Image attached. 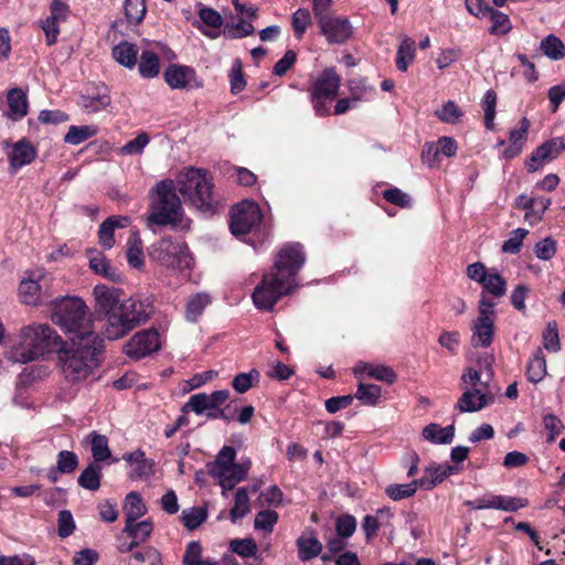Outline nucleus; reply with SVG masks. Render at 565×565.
Instances as JSON below:
<instances>
[{
	"instance_id": "4",
	"label": "nucleus",
	"mask_w": 565,
	"mask_h": 565,
	"mask_svg": "<svg viewBox=\"0 0 565 565\" xmlns=\"http://www.w3.org/2000/svg\"><path fill=\"white\" fill-rule=\"evenodd\" d=\"M52 321L58 324L65 332L72 333L73 337L96 334L93 331L89 309L77 297H66L54 301Z\"/></svg>"
},
{
	"instance_id": "35",
	"label": "nucleus",
	"mask_w": 565,
	"mask_h": 565,
	"mask_svg": "<svg viewBox=\"0 0 565 565\" xmlns=\"http://www.w3.org/2000/svg\"><path fill=\"white\" fill-rule=\"evenodd\" d=\"M415 41L403 36L396 53V66L401 72H406L415 58Z\"/></svg>"
},
{
	"instance_id": "28",
	"label": "nucleus",
	"mask_w": 565,
	"mask_h": 565,
	"mask_svg": "<svg viewBox=\"0 0 565 565\" xmlns=\"http://www.w3.org/2000/svg\"><path fill=\"white\" fill-rule=\"evenodd\" d=\"M7 102L9 106L8 117L10 119L17 121L28 114V99L22 89H10L7 95Z\"/></svg>"
},
{
	"instance_id": "6",
	"label": "nucleus",
	"mask_w": 565,
	"mask_h": 565,
	"mask_svg": "<svg viewBox=\"0 0 565 565\" xmlns=\"http://www.w3.org/2000/svg\"><path fill=\"white\" fill-rule=\"evenodd\" d=\"M177 184L185 200L202 211H207L213 205L212 178L204 169L189 168L181 174Z\"/></svg>"
},
{
	"instance_id": "11",
	"label": "nucleus",
	"mask_w": 565,
	"mask_h": 565,
	"mask_svg": "<svg viewBox=\"0 0 565 565\" xmlns=\"http://www.w3.org/2000/svg\"><path fill=\"white\" fill-rule=\"evenodd\" d=\"M160 349L159 333L156 330L137 332L125 345L126 354L139 360Z\"/></svg>"
},
{
	"instance_id": "59",
	"label": "nucleus",
	"mask_w": 565,
	"mask_h": 565,
	"mask_svg": "<svg viewBox=\"0 0 565 565\" xmlns=\"http://www.w3.org/2000/svg\"><path fill=\"white\" fill-rule=\"evenodd\" d=\"M497 95L493 90L486 92L482 99V108L484 110V125L488 129L493 128L495 117Z\"/></svg>"
},
{
	"instance_id": "40",
	"label": "nucleus",
	"mask_w": 565,
	"mask_h": 565,
	"mask_svg": "<svg viewBox=\"0 0 565 565\" xmlns=\"http://www.w3.org/2000/svg\"><path fill=\"white\" fill-rule=\"evenodd\" d=\"M540 49L545 56L553 61L562 60L565 56L564 43L553 34L545 36L541 41Z\"/></svg>"
},
{
	"instance_id": "9",
	"label": "nucleus",
	"mask_w": 565,
	"mask_h": 565,
	"mask_svg": "<svg viewBox=\"0 0 565 565\" xmlns=\"http://www.w3.org/2000/svg\"><path fill=\"white\" fill-rule=\"evenodd\" d=\"M263 218L260 207L253 201H243L231 212L230 228L233 235L241 236L249 233Z\"/></svg>"
},
{
	"instance_id": "18",
	"label": "nucleus",
	"mask_w": 565,
	"mask_h": 565,
	"mask_svg": "<svg viewBox=\"0 0 565 565\" xmlns=\"http://www.w3.org/2000/svg\"><path fill=\"white\" fill-rule=\"evenodd\" d=\"M150 257L168 268L179 270L189 268L193 262L189 249H152Z\"/></svg>"
},
{
	"instance_id": "24",
	"label": "nucleus",
	"mask_w": 565,
	"mask_h": 565,
	"mask_svg": "<svg viewBox=\"0 0 565 565\" xmlns=\"http://www.w3.org/2000/svg\"><path fill=\"white\" fill-rule=\"evenodd\" d=\"M353 373L356 377H362L363 374H366L369 377L387 384H393L397 377L392 367L380 364L375 365L366 362H358L353 367Z\"/></svg>"
},
{
	"instance_id": "57",
	"label": "nucleus",
	"mask_w": 565,
	"mask_h": 565,
	"mask_svg": "<svg viewBox=\"0 0 565 565\" xmlns=\"http://www.w3.org/2000/svg\"><path fill=\"white\" fill-rule=\"evenodd\" d=\"M149 141V136L146 132H140L135 139L121 147L119 153L124 156L141 154Z\"/></svg>"
},
{
	"instance_id": "17",
	"label": "nucleus",
	"mask_w": 565,
	"mask_h": 565,
	"mask_svg": "<svg viewBox=\"0 0 565 565\" xmlns=\"http://www.w3.org/2000/svg\"><path fill=\"white\" fill-rule=\"evenodd\" d=\"M35 375L33 366H26L18 376L14 394V403L21 407L30 408L33 405L35 394Z\"/></svg>"
},
{
	"instance_id": "26",
	"label": "nucleus",
	"mask_w": 565,
	"mask_h": 565,
	"mask_svg": "<svg viewBox=\"0 0 565 565\" xmlns=\"http://www.w3.org/2000/svg\"><path fill=\"white\" fill-rule=\"evenodd\" d=\"M153 531V524L150 520L130 521L126 522L124 532L132 539V542L126 547H120V551H130L140 543L146 542Z\"/></svg>"
},
{
	"instance_id": "58",
	"label": "nucleus",
	"mask_w": 565,
	"mask_h": 565,
	"mask_svg": "<svg viewBox=\"0 0 565 565\" xmlns=\"http://www.w3.org/2000/svg\"><path fill=\"white\" fill-rule=\"evenodd\" d=\"M78 466V458L75 452L62 450L57 455L56 470L61 473H71Z\"/></svg>"
},
{
	"instance_id": "38",
	"label": "nucleus",
	"mask_w": 565,
	"mask_h": 565,
	"mask_svg": "<svg viewBox=\"0 0 565 565\" xmlns=\"http://www.w3.org/2000/svg\"><path fill=\"white\" fill-rule=\"evenodd\" d=\"M138 71L143 78H153L160 73L158 55L152 51H143L138 63Z\"/></svg>"
},
{
	"instance_id": "54",
	"label": "nucleus",
	"mask_w": 565,
	"mask_h": 565,
	"mask_svg": "<svg viewBox=\"0 0 565 565\" xmlns=\"http://www.w3.org/2000/svg\"><path fill=\"white\" fill-rule=\"evenodd\" d=\"M438 119L446 124H456L460 120L462 111L452 100H448L441 108L435 110Z\"/></svg>"
},
{
	"instance_id": "46",
	"label": "nucleus",
	"mask_w": 565,
	"mask_h": 565,
	"mask_svg": "<svg viewBox=\"0 0 565 565\" xmlns=\"http://www.w3.org/2000/svg\"><path fill=\"white\" fill-rule=\"evenodd\" d=\"M255 31L250 21L241 19L237 23H227L223 29V34L227 39H242L253 34Z\"/></svg>"
},
{
	"instance_id": "30",
	"label": "nucleus",
	"mask_w": 565,
	"mask_h": 565,
	"mask_svg": "<svg viewBox=\"0 0 565 565\" xmlns=\"http://www.w3.org/2000/svg\"><path fill=\"white\" fill-rule=\"evenodd\" d=\"M113 57L118 64L134 68L137 64L138 47L134 43L122 41L114 46Z\"/></svg>"
},
{
	"instance_id": "12",
	"label": "nucleus",
	"mask_w": 565,
	"mask_h": 565,
	"mask_svg": "<svg viewBox=\"0 0 565 565\" xmlns=\"http://www.w3.org/2000/svg\"><path fill=\"white\" fill-rule=\"evenodd\" d=\"M6 358L15 363H28L34 360L35 327L33 324L21 330L17 343L6 353Z\"/></svg>"
},
{
	"instance_id": "48",
	"label": "nucleus",
	"mask_w": 565,
	"mask_h": 565,
	"mask_svg": "<svg viewBox=\"0 0 565 565\" xmlns=\"http://www.w3.org/2000/svg\"><path fill=\"white\" fill-rule=\"evenodd\" d=\"M260 374L256 369L250 370L247 373H239L237 374L232 382L233 388L237 393H245L250 387H253L255 384L259 382Z\"/></svg>"
},
{
	"instance_id": "3",
	"label": "nucleus",
	"mask_w": 565,
	"mask_h": 565,
	"mask_svg": "<svg viewBox=\"0 0 565 565\" xmlns=\"http://www.w3.org/2000/svg\"><path fill=\"white\" fill-rule=\"evenodd\" d=\"M153 313L150 298H128L120 302L106 321L105 334L110 340L125 337L128 332L146 322Z\"/></svg>"
},
{
	"instance_id": "7",
	"label": "nucleus",
	"mask_w": 565,
	"mask_h": 565,
	"mask_svg": "<svg viewBox=\"0 0 565 565\" xmlns=\"http://www.w3.org/2000/svg\"><path fill=\"white\" fill-rule=\"evenodd\" d=\"M341 78L333 67L323 70L312 82L310 99L319 117L330 114L328 105L337 97Z\"/></svg>"
},
{
	"instance_id": "64",
	"label": "nucleus",
	"mask_w": 565,
	"mask_h": 565,
	"mask_svg": "<svg viewBox=\"0 0 565 565\" xmlns=\"http://www.w3.org/2000/svg\"><path fill=\"white\" fill-rule=\"evenodd\" d=\"M551 111L556 113L559 105L565 100V81L559 83L558 85H554L548 89L547 93Z\"/></svg>"
},
{
	"instance_id": "56",
	"label": "nucleus",
	"mask_w": 565,
	"mask_h": 565,
	"mask_svg": "<svg viewBox=\"0 0 565 565\" xmlns=\"http://www.w3.org/2000/svg\"><path fill=\"white\" fill-rule=\"evenodd\" d=\"M212 409L207 399V394L199 393L192 395L182 407L183 413L194 412L198 415L203 414L205 411Z\"/></svg>"
},
{
	"instance_id": "15",
	"label": "nucleus",
	"mask_w": 565,
	"mask_h": 565,
	"mask_svg": "<svg viewBox=\"0 0 565 565\" xmlns=\"http://www.w3.org/2000/svg\"><path fill=\"white\" fill-rule=\"evenodd\" d=\"M70 14V8L61 0H52L50 15L42 22L41 28L45 33L46 44L56 42L60 34V24L65 22Z\"/></svg>"
},
{
	"instance_id": "25",
	"label": "nucleus",
	"mask_w": 565,
	"mask_h": 565,
	"mask_svg": "<svg viewBox=\"0 0 565 565\" xmlns=\"http://www.w3.org/2000/svg\"><path fill=\"white\" fill-rule=\"evenodd\" d=\"M130 225V218L124 215H114L105 220L98 231L99 242L104 247H113L115 244V230L126 228Z\"/></svg>"
},
{
	"instance_id": "19",
	"label": "nucleus",
	"mask_w": 565,
	"mask_h": 565,
	"mask_svg": "<svg viewBox=\"0 0 565 565\" xmlns=\"http://www.w3.org/2000/svg\"><path fill=\"white\" fill-rule=\"evenodd\" d=\"M111 103L109 90L105 85L95 87V92L86 90L81 95L77 105L81 109L90 115L106 109Z\"/></svg>"
},
{
	"instance_id": "29",
	"label": "nucleus",
	"mask_w": 565,
	"mask_h": 565,
	"mask_svg": "<svg viewBox=\"0 0 565 565\" xmlns=\"http://www.w3.org/2000/svg\"><path fill=\"white\" fill-rule=\"evenodd\" d=\"M194 71L188 66L170 65L164 71V79L167 84L173 89H182L186 87L190 77Z\"/></svg>"
},
{
	"instance_id": "5",
	"label": "nucleus",
	"mask_w": 565,
	"mask_h": 565,
	"mask_svg": "<svg viewBox=\"0 0 565 565\" xmlns=\"http://www.w3.org/2000/svg\"><path fill=\"white\" fill-rule=\"evenodd\" d=\"M182 214V204L174 182L169 179L162 180L153 190L148 222L158 225L175 224L181 221Z\"/></svg>"
},
{
	"instance_id": "44",
	"label": "nucleus",
	"mask_w": 565,
	"mask_h": 565,
	"mask_svg": "<svg viewBox=\"0 0 565 565\" xmlns=\"http://www.w3.org/2000/svg\"><path fill=\"white\" fill-rule=\"evenodd\" d=\"M483 290L495 298H501L507 292V282L504 278L495 271L490 270L482 284Z\"/></svg>"
},
{
	"instance_id": "31",
	"label": "nucleus",
	"mask_w": 565,
	"mask_h": 565,
	"mask_svg": "<svg viewBox=\"0 0 565 565\" xmlns=\"http://www.w3.org/2000/svg\"><path fill=\"white\" fill-rule=\"evenodd\" d=\"M126 522L138 521L147 513V507L138 492H129L124 503Z\"/></svg>"
},
{
	"instance_id": "36",
	"label": "nucleus",
	"mask_w": 565,
	"mask_h": 565,
	"mask_svg": "<svg viewBox=\"0 0 565 565\" xmlns=\"http://www.w3.org/2000/svg\"><path fill=\"white\" fill-rule=\"evenodd\" d=\"M211 301V296L206 292H199L192 296L186 303L185 319L195 322Z\"/></svg>"
},
{
	"instance_id": "20",
	"label": "nucleus",
	"mask_w": 565,
	"mask_h": 565,
	"mask_svg": "<svg viewBox=\"0 0 565 565\" xmlns=\"http://www.w3.org/2000/svg\"><path fill=\"white\" fill-rule=\"evenodd\" d=\"M494 402V392L465 390L457 402V408L461 413H473Z\"/></svg>"
},
{
	"instance_id": "14",
	"label": "nucleus",
	"mask_w": 565,
	"mask_h": 565,
	"mask_svg": "<svg viewBox=\"0 0 565 565\" xmlns=\"http://www.w3.org/2000/svg\"><path fill=\"white\" fill-rule=\"evenodd\" d=\"M7 151V157L12 172L18 171L20 168L30 164L35 158V148L32 142L22 138L17 142L6 140L2 142Z\"/></svg>"
},
{
	"instance_id": "43",
	"label": "nucleus",
	"mask_w": 565,
	"mask_h": 565,
	"mask_svg": "<svg viewBox=\"0 0 565 565\" xmlns=\"http://www.w3.org/2000/svg\"><path fill=\"white\" fill-rule=\"evenodd\" d=\"M250 511L249 497L246 488H239L235 494L234 507L230 512L232 522L244 518Z\"/></svg>"
},
{
	"instance_id": "62",
	"label": "nucleus",
	"mask_w": 565,
	"mask_h": 565,
	"mask_svg": "<svg viewBox=\"0 0 565 565\" xmlns=\"http://www.w3.org/2000/svg\"><path fill=\"white\" fill-rule=\"evenodd\" d=\"M75 530V521L68 510H63L58 513L57 519V533L60 537H67L73 534Z\"/></svg>"
},
{
	"instance_id": "55",
	"label": "nucleus",
	"mask_w": 565,
	"mask_h": 565,
	"mask_svg": "<svg viewBox=\"0 0 565 565\" xmlns=\"http://www.w3.org/2000/svg\"><path fill=\"white\" fill-rule=\"evenodd\" d=\"M236 450L231 446H224L217 455V458L211 468V475L215 476L217 471L226 469L235 463Z\"/></svg>"
},
{
	"instance_id": "49",
	"label": "nucleus",
	"mask_w": 565,
	"mask_h": 565,
	"mask_svg": "<svg viewBox=\"0 0 565 565\" xmlns=\"http://www.w3.org/2000/svg\"><path fill=\"white\" fill-rule=\"evenodd\" d=\"M90 437V448L92 455L96 461H104L110 457V450L108 447V440L106 436L99 435L96 433H92Z\"/></svg>"
},
{
	"instance_id": "51",
	"label": "nucleus",
	"mask_w": 565,
	"mask_h": 565,
	"mask_svg": "<svg viewBox=\"0 0 565 565\" xmlns=\"http://www.w3.org/2000/svg\"><path fill=\"white\" fill-rule=\"evenodd\" d=\"M418 487L419 484L417 480H413L412 482L405 484H390L386 487L385 493L392 500L398 501L414 495Z\"/></svg>"
},
{
	"instance_id": "1",
	"label": "nucleus",
	"mask_w": 565,
	"mask_h": 565,
	"mask_svg": "<svg viewBox=\"0 0 565 565\" xmlns=\"http://www.w3.org/2000/svg\"><path fill=\"white\" fill-rule=\"evenodd\" d=\"M103 340L98 334L72 337L68 342L49 326H41L38 331V358L56 353L62 373L68 382L77 383L88 380L98 369V359Z\"/></svg>"
},
{
	"instance_id": "42",
	"label": "nucleus",
	"mask_w": 565,
	"mask_h": 565,
	"mask_svg": "<svg viewBox=\"0 0 565 565\" xmlns=\"http://www.w3.org/2000/svg\"><path fill=\"white\" fill-rule=\"evenodd\" d=\"M129 565H162L161 555L156 548L147 546L131 555Z\"/></svg>"
},
{
	"instance_id": "53",
	"label": "nucleus",
	"mask_w": 565,
	"mask_h": 565,
	"mask_svg": "<svg viewBox=\"0 0 565 565\" xmlns=\"http://www.w3.org/2000/svg\"><path fill=\"white\" fill-rule=\"evenodd\" d=\"M124 9L129 23H139L147 11L145 0H125Z\"/></svg>"
},
{
	"instance_id": "34",
	"label": "nucleus",
	"mask_w": 565,
	"mask_h": 565,
	"mask_svg": "<svg viewBox=\"0 0 565 565\" xmlns=\"http://www.w3.org/2000/svg\"><path fill=\"white\" fill-rule=\"evenodd\" d=\"M455 436L452 425L440 427L437 424H429L423 429V437L434 444H450Z\"/></svg>"
},
{
	"instance_id": "37",
	"label": "nucleus",
	"mask_w": 565,
	"mask_h": 565,
	"mask_svg": "<svg viewBox=\"0 0 565 565\" xmlns=\"http://www.w3.org/2000/svg\"><path fill=\"white\" fill-rule=\"evenodd\" d=\"M547 373L546 361L541 348H537L526 367L527 380L532 383L541 382Z\"/></svg>"
},
{
	"instance_id": "16",
	"label": "nucleus",
	"mask_w": 565,
	"mask_h": 565,
	"mask_svg": "<svg viewBox=\"0 0 565 565\" xmlns=\"http://www.w3.org/2000/svg\"><path fill=\"white\" fill-rule=\"evenodd\" d=\"M319 24L329 43L341 44L352 35V25L345 18L324 17Z\"/></svg>"
},
{
	"instance_id": "2",
	"label": "nucleus",
	"mask_w": 565,
	"mask_h": 565,
	"mask_svg": "<svg viewBox=\"0 0 565 565\" xmlns=\"http://www.w3.org/2000/svg\"><path fill=\"white\" fill-rule=\"evenodd\" d=\"M306 262L300 249H280L274 266L264 273L262 281L252 295L254 305L262 310H273L274 306L298 287L296 276Z\"/></svg>"
},
{
	"instance_id": "21",
	"label": "nucleus",
	"mask_w": 565,
	"mask_h": 565,
	"mask_svg": "<svg viewBox=\"0 0 565 565\" xmlns=\"http://www.w3.org/2000/svg\"><path fill=\"white\" fill-rule=\"evenodd\" d=\"M98 310L106 315V321L109 316L120 305V292L118 289L108 287L106 285H97L93 290Z\"/></svg>"
},
{
	"instance_id": "32",
	"label": "nucleus",
	"mask_w": 565,
	"mask_h": 565,
	"mask_svg": "<svg viewBox=\"0 0 565 565\" xmlns=\"http://www.w3.org/2000/svg\"><path fill=\"white\" fill-rule=\"evenodd\" d=\"M89 267L97 275H100L111 281L120 279L117 268L113 266L109 259H107L102 253H97L89 258Z\"/></svg>"
},
{
	"instance_id": "41",
	"label": "nucleus",
	"mask_w": 565,
	"mask_h": 565,
	"mask_svg": "<svg viewBox=\"0 0 565 565\" xmlns=\"http://www.w3.org/2000/svg\"><path fill=\"white\" fill-rule=\"evenodd\" d=\"M489 18L491 20L490 34L505 35L512 30V22L508 14L492 8Z\"/></svg>"
},
{
	"instance_id": "63",
	"label": "nucleus",
	"mask_w": 565,
	"mask_h": 565,
	"mask_svg": "<svg viewBox=\"0 0 565 565\" xmlns=\"http://www.w3.org/2000/svg\"><path fill=\"white\" fill-rule=\"evenodd\" d=\"M202 548L201 545L192 541L188 544L185 554L183 556L184 565H202L209 563L207 561H201Z\"/></svg>"
},
{
	"instance_id": "27",
	"label": "nucleus",
	"mask_w": 565,
	"mask_h": 565,
	"mask_svg": "<svg viewBox=\"0 0 565 565\" xmlns=\"http://www.w3.org/2000/svg\"><path fill=\"white\" fill-rule=\"evenodd\" d=\"M456 471L457 469L449 465L430 466L425 469L423 477L417 482L423 489L431 490Z\"/></svg>"
},
{
	"instance_id": "10",
	"label": "nucleus",
	"mask_w": 565,
	"mask_h": 565,
	"mask_svg": "<svg viewBox=\"0 0 565 565\" xmlns=\"http://www.w3.org/2000/svg\"><path fill=\"white\" fill-rule=\"evenodd\" d=\"M563 151H565L564 137H556L546 140L532 152L529 161L525 163V167L529 172H535L545 163L558 158Z\"/></svg>"
},
{
	"instance_id": "47",
	"label": "nucleus",
	"mask_w": 565,
	"mask_h": 565,
	"mask_svg": "<svg viewBox=\"0 0 565 565\" xmlns=\"http://www.w3.org/2000/svg\"><path fill=\"white\" fill-rule=\"evenodd\" d=\"M19 298L24 305H35V279L32 271H26V276L19 285Z\"/></svg>"
},
{
	"instance_id": "50",
	"label": "nucleus",
	"mask_w": 565,
	"mask_h": 565,
	"mask_svg": "<svg viewBox=\"0 0 565 565\" xmlns=\"http://www.w3.org/2000/svg\"><path fill=\"white\" fill-rule=\"evenodd\" d=\"M97 132L92 126H71L64 137V141L71 145H79Z\"/></svg>"
},
{
	"instance_id": "45",
	"label": "nucleus",
	"mask_w": 565,
	"mask_h": 565,
	"mask_svg": "<svg viewBox=\"0 0 565 565\" xmlns=\"http://www.w3.org/2000/svg\"><path fill=\"white\" fill-rule=\"evenodd\" d=\"M382 390L375 384L360 383L355 397L364 405H376L381 397Z\"/></svg>"
},
{
	"instance_id": "8",
	"label": "nucleus",
	"mask_w": 565,
	"mask_h": 565,
	"mask_svg": "<svg viewBox=\"0 0 565 565\" xmlns=\"http://www.w3.org/2000/svg\"><path fill=\"white\" fill-rule=\"evenodd\" d=\"M494 302L489 300L483 294L479 300V316L472 323L473 347H489L494 333Z\"/></svg>"
},
{
	"instance_id": "23",
	"label": "nucleus",
	"mask_w": 565,
	"mask_h": 565,
	"mask_svg": "<svg viewBox=\"0 0 565 565\" xmlns=\"http://www.w3.org/2000/svg\"><path fill=\"white\" fill-rule=\"evenodd\" d=\"M249 467V461L244 463H233L226 469L216 472L214 477L220 480L224 495H226V491L232 490L238 482L246 478Z\"/></svg>"
},
{
	"instance_id": "61",
	"label": "nucleus",
	"mask_w": 565,
	"mask_h": 565,
	"mask_svg": "<svg viewBox=\"0 0 565 565\" xmlns=\"http://www.w3.org/2000/svg\"><path fill=\"white\" fill-rule=\"evenodd\" d=\"M231 550L243 556L250 557L257 553V544L253 539L233 540L230 544Z\"/></svg>"
},
{
	"instance_id": "52",
	"label": "nucleus",
	"mask_w": 565,
	"mask_h": 565,
	"mask_svg": "<svg viewBox=\"0 0 565 565\" xmlns=\"http://www.w3.org/2000/svg\"><path fill=\"white\" fill-rule=\"evenodd\" d=\"M278 521V513L273 510H264L256 514L254 520L255 530L271 533Z\"/></svg>"
},
{
	"instance_id": "22",
	"label": "nucleus",
	"mask_w": 565,
	"mask_h": 565,
	"mask_svg": "<svg viewBox=\"0 0 565 565\" xmlns=\"http://www.w3.org/2000/svg\"><path fill=\"white\" fill-rule=\"evenodd\" d=\"M483 364L488 371L484 380H482L481 374L472 367H468L463 372V374L461 375V382H462L463 390L478 388L480 391L493 392V390L489 383V381L492 377V373H491L492 358L491 356L484 358Z\"/></svg>"
},
{
	"instance_id": "33",
	"label": "nucleus",
	"mask_w": 565,
	"mask_h": 565,
	"mask_svg": "<svg viewBox=\"0 0 565 565\" xmlns=\"http://www.w3.org/2000/svg\"><path fill=\"white\" fill-rule=\"evenodd\" d=\"M297 546L299 558L302 561L311 559L318 556L322 551V544L312 533L299 536Z\"/></svg>"
},
{
	"instance_id": "39",
	"label": "nucleus",
	"mask_w": 565,
	"mask_h": 565,
	"mask_svg": "<svg viewBox=\"0 0 565 565\" xmlns=\"http://www.w3.org/2000/svg\"><path fill=\"white\" fill-rule=\"evenodd\" d=\"M102 468L96 463H90L79 475L78 484L87 490L96 491L100 487Z\"/></svg>"
},
{
	"instance_id": "60",
	"label": "nucleus",
	"mask_w": 565,
	"mask_h": 565,
	"mask_svg": "<svg viewBox=\"0 0 565 565\" xmlns=\"http://www.w3.org/2000/svg\"><path fill=\"white\" fill-rule=\"evenodd\" d=\"M543 344L547 351L557 352L561 349V342L558 337L556 321L547 323L546 329L543 333Z\"/></svg>"
},
{
	"instance_id": "13",
	"label": "nucleus",
	"mask_w": 565,
	"mask_h": 565,
	"mask_svg": "<svg viewBox=\"0 0 565 565\" xmlns=\"http://www.w3.org/2000/svg\"><path fill=\"white\" fill-rule=\"evenodd\" d=\"M465 504L476 510L494 509L505 512H514L521 508H525L529 502L523 498L489 493L475 501H467Z\"/></svg>"
}]
</instances>
